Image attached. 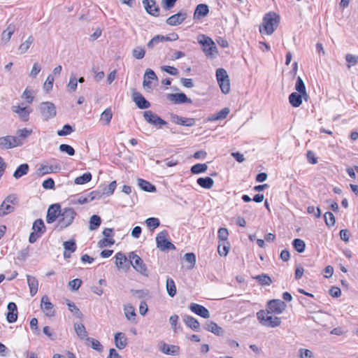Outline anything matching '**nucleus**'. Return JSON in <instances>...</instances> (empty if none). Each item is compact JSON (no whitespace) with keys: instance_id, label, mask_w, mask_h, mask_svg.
Masks as SVG:
<instances>
[{"instance_id":"nucleus-1","label":"nucleus","mask_w":358,"mask_h":358,"mask_svg":"<svg viewBox=\"0 0 358 358\" xmlns=\"http://www.w3.org/2000/svg\"><path fill=\"white\" fill-rule=\"evenodd\" d=\"M280 22V16L275 13H269L266 14L263 19V29L259 27L260 32L263 31L268 35L273 33Z\"/></svg>"},{"instance_id":"nucleus-2","label":"nucleus","mask_w":358,"mask_h":358,"mask_svg":"<svg viewBox=\"0 0 358 358\" xmlns=\"http://www.w3.org/2000/svg\"><path fill=\"white\" fill-rule=\"evenodd\" d=\"M269 310H259L257 313V317L261 324L266 327H276L280 326L281 320L278 317L271 315Z\"/></svg>"},{"instance_id":"nucleus-3","label":"nucleus","mask_w":358,"mask_h":358,"mask_svg":"<svg viewBox=\"0 0 358 358\" xmlns=\"http://www.w3.org/2000/svg\"><path fill=\"white\" fill-rule=\"evenodd\" d=\"M76 215V213L72 208H64L62 210L60 217L58 220L57 227L61 229L70 226Z\"/></svg>"},{"instance_id":"nucleus-4","label":"nucleus","mask_w":358,"mask_h":358,"mask_svg":"<svg viewBox=\"0 0 358 358\" xmlns=\"http://www.w3.org/2000/svg\"><path fill=\"white\" fill-rule=\"evenodd\" d=\"M199 43L202 45L203 50L207 57H213L218 52L214 41L206 35H201L198 38Z\"/></svg>"},{"instance_id":"nucleus-5","label":"nucleus","mask_w":358,"mask_h":358,"mask_svg":"<svg viewBox=\"0 0 358 358\" xmlns=\"http://www.w3.org/2000/svg\"><path fill=\"white\" fill-rule=\"evenodd\" d=\"M169 232L166 230H163L159 232L156 236L157 248L162 251L173 250L176 246L169 241Z\"/></svg>"},{"instance_id":"nucleus-6","label":"nucleus","mask_w":358,"mask_h":358,"mask_svg":"<svg viewBox=\"0 0 358 358\" xmlns=\"http://www.w3.org/2000/svg\"><path fill=\"white\" fill-rule=\"evenodd\" d=\"M216 78L221 91L227 94L230 92V80L227 72L222 68L216 70Z\"/></svg>"},{"instance_id":"nucleus-7","label":"nucleus","mask_w":358,"mask_h":358,"mask_svg":"<svg viewBox=\"0 0 358 358\" xmlns=\"http://www.w3.org/2000/svg\"><path fill=\"white\" fill-rule=\"evenodd\" d=\"M129 258L130 264L137 272H139L145 276H148L149 273L147 269V266L138 255L135 254L134 252H131L129 255Z\"/></svg>"},{"instance_id":"nucleus-8","label":"nucleus","mask_w":358,"mask_h":358,"mask_svg":"<svg viewBox=\"0 0 358 358\" xmlns=\"http://www.w3.org/2000/svg\"><path fill=\"white\" fill-rule=\"evenodd\" d=\"M17 196L10 194L3 200L0 206V217H3L14 211L13 205L17 202Z\"/></svg>"},{"instance_id":"nucleus-9","label":"nucleus","mask_w":358,"mask_h":358,"mask_svg":"<svg viewBox=\"0 0 358 358\" xmlns=\"http://www.w3.org/2000/svg\"><path fill=\"white\" fill-rule=\"evenodd\" d=\"M143 117L147 122L153 126L162 127L167 124L166 121L151 110L145 111L143 113Z\"/></svg>"},{"instance_id":"nucleus-10","label":"nucleus","mask_w":358,"mask_h":358,"mask_svg":"<svg viewBox=\"0 0 358 358\" xmlns=\"http://www.w3.org/2000/svg\"><path fill=\"white\" fill-rule=\"evenodd\" d=\"M40 110L45 120H48L56 115V109L53 103L50 102H43L40 105Z\"/></svg>"},{"instance_id":"nucleus-11","label":"nucleus","mask_w":358,"mask_h":358,"mask_svg":"<svg viewBox=\"0 0 358 358\" xmlns=\"http://www.w3.org/2000/svg\"><path fill=\"white\" fill-rule=\"evenodd\" d=\"M61 206L59 203L52 204L49 206L46 215V222L48 224L53 223L57 219H59L62 212Z\"/></svg>"},{"instance_id":"nucleus-12","label":"nucleus","mask_w":358,"mask_h":358,"mask_svg":"<svg viewBox=\"0 0 358 358\" xmlns=\"http://www.w3.org/2000/svg\"><path fill=\"white\" fill-rule=\"evenodd\" d=\"M286 303L280 299H272L268 302L267 310L271 313L280 314L286 308Z\"/></svg>"},{"instance_id":"nucleus-13","label":"nucleus","mask_w":358,"mask_h":358,"mask_svg":"<svg viewBox=\"0 0 358 358\" xmlns=\"http://www.w3.org/2000/svg\"><path fill=\"white\" fill-rule=\"evenodd\" d=\"M20 143L15 136H5L0 137V148L2 150H9L15 147H18Z\"/></svg>"},{"instance_id":"nucleus-14","label":"nucleus","mask_w":358,"mask_h":358,"mask_svg":"<svg viewBox=\"0 0 358 358\" xmlns=\"http://www.w3.org/2000/svg\"><path fill=\"white\" fill-rule=\"evenodd\" d=\"M187 18V13L181 10L174 14L166 20V23L170 26H176L182 24Z\"/></svg>"},{"instance_id":"nucleus-15","label":"nucleus","mask_w":358,"mask_h":358,"mask_svg":"<svg viewBox=\"0 0 358 358\" xmlns=\"http://www.w3.org/2000/svg\"><path fill=\"white\" fill-rule=\"evenodd\" d=\"M53 304L50 301L47 295H44L41 298V308L42 311L48 316L52 317L55 315Z\"/></svg>"},{"instance_id":"nucleus-16","label":"nucleus","mask_w":358,"mask_h":358,"mask_svg":"<svg viewBox=\"0 0 358 358\" xmlns=\"http://www.w3.org/2000/svg\"><path fill=\"white\" fill-rule=\"evenodd\" d=\"M142 3L146 12L154 17L159 15V8L155 0H143Z\"/></svg>"},{"instance_id":"nucleus-17","label":"nucleus","mask_w":358,"mask_h":358,"mask_svg":"<svg viewBox=\"0 0 358 358\" xmlns=\"http://www.w3.org/2000/svg\"><path fill=\"white\" fill-rule=\"evenodd\" d=\"M167 98L169 101L173 102L176 104L185 103H192V99L189 98H187L186 94L182 92L176 93V94H169L167 95Z\"/></svg>"},{"instance_id":"nucleus-18","label":"nucleus","mask_w":358,"mask_h":358,"mask_svg":"<svg viewBox=\"0 0 358 358\" xmlns=\"http://www.w3.org/2000/svg\"><path fill=\"white\" fill-rule=\"evenodd\" d=\"M189 309L195 314L203 318L207 319L210 317V313L208 310L201 305L192 303L189 305Z\"/></svg>"},{"instance_id":"nucleus-19","label":"nucleus","mask_w":358,"mask_h":358,"mask_svg":"<svg viewBox=\"0 0 358 358\" xmlns=\"http://www.w3.org/2000/svg\"><path fill=\"white\" fill-rule=\"evenodd\" d=\"M133 101L140 109H146L150 106V103L139 92L133 93Z\"/></svg>"},{"instance_id":"nucleus-20","label":"nucleus","mask_w":358,"mask_h":358,"mask_svg":"<svg viewBox=\"0 0 358 358\" xmlns=\"http://www.w3.org/2000/svg\"><path fill=\"white\" fill-rule=\"evenodd\" d=\"M8 313L6 315L7 321L9 323L15 322L17 319V308L14 302L8 303L7 306Z\"/></svg>"},{"instance_id":"nucleus-21","label":"nucleus","mask_w":358,"mask_h":358,"mask_svg":"<svg viewBox=\"0 0 358 358\" xmlns=\"http://www.w3.org/2000/svg\"><path fill=\"white\" fill-rule=\"evenodd\" d=\"M209 13V8L205 3H200L196 6L194 13V19L200 20L206 17Z\"/></svg>"},{"instance_id":"nucleus-22","label":"nucleus","mask_w":358,"mask_h":358,"mask_svg":"<svg viewBox=\"0 0 358 358\" xmlns=\"http://www.w3.org/2000/svg\"><path fill=\"white\" fill-rule=\"evenodd\" d=\"M160 350L169 355H178L180 352V348L174 345H169L165 343H162L159 347Z\"/></svg>"},{"instance_id":"nucleus-23","label":"nucleus","mask_w":358,"mask_h":358,"mask_svg":"<svg viewBox=\"0 0 358 358\" xmlns=\"http://www.w3.org/2000/svg\"><path fill=\"white\" fill-rule=\"evenodd\" d=\"M12 111L17 113L23 121H27L31 110L27 107L13 106L12 107Z\"/></svg>"},{"instance_id":"nucleus-24","label":"nucleus","mask_w":358,"mask_h":358,"mask_svg":"<svg viewBox=\"0 0 358 358\" xmlns=\"http://www.w3.org/2000/svg\"><path fill=\"white\" fill-rule=\"evenodd\" d=\"M61 169L59 166H47V165H41L40 167L36 171V174L38 176H43L46 174H49L51 173H56Z\"/></svg>"},{"instance_id":"nucleus-25","label":"nucleus","mask_w":358,"mask_h":358,"mask_svg":"<svg viewBox=\"0 0 358 358\" xmlns=\"http://www.w3.org/2000/svg\"><path fill=\"white\" fill-rule=\"evenodd\" d=\"M27 284L30 291V295L34 296L38 292V280L30 275H27Z\"/></svg>"},{"instance_id":"nucleus-26","label":"nucleus","mask_w":358,"mask_h":358,"mask_svg":"<svg viewBox=\"0 0 358 358\" xmlns=\"http://www.w3.org/2000/svg\"><path fill=\"white\" fill-rule=\"evenodd\" d=\"M115 345L120 350L124 349L127 345V339L124 333L117 332L115 334Z\"/></svg>"},{"instance_id":"nucleus-27","label":"nucleus","mask_w":358,"mask_h":358,"mask_svg":"<svg viewBox=\"0 0 358 358\" xmlns=\"http://www.w3.org/2000/svg\"><path fill=\"white\" fill-rule=\"evenodd\" d=\"M204 329L217 336L222 335L224 332L220 327H219L215 322L212 321L206 322V324H204Z\"/></svg>"},{"instance_id":"nucleus-28","label":"nucleus","mask_w":358,"mask_h":358,"mask_svg":"<svg viewBox=\"0 0 358 358\" xmlns=\"http://www.w3.org/2000/svg\"><path fill=\"white\" fill-rule=\"evenodd\" d=\"M295 90L297 91V92L302 94V95H303V99L305 101L308 100L309 96L306 92L304 82L300 76H298L296 78Z\"/></svg>"},{"instance_id":"nucleus-29","label":"nucleus","mask_w":358,"mask_h":358,"mask_svg":"<svg viewBox=\"0 0 358 358\" xmlns=\"http://www.w3.org/2000/svg\"><path fill=\"white\" fill-rule=\"evenodd\" d=\"M183 321L188 327L196 331H199V322L196 318L192 316L185 315Z\"/></svg>"},{"instance_id":"nucleus-30","label":"nucleus","mask_w":358,"mask_h":358,"mask_svg":"<svg viewBox=\"0 0 358 358\" xmlns=\"http://www.w3.org/2000/svg\"><path fill=\"white\" fill-rule=\"evenodd\" d=\"M31 134L32 129H29L27 128L17 129L16 131L17 136H15V138L17 139L20 143L19 144V146H21L24 143V140Z\"/></svg>"},{"instance_id":"nucleus-31","label":"nucleus","mask_w":358,"mask_h":358,"mask_svg":"<svg viewBox=\"0 0 358 358\" xmlns=\"http://www.w3.org/2000/svg\"><path fill=\"white\" fill-rule=\"evenodd\" d=\"M303 95L299 92H292L289 96V101L293 107H299L302 103Z\"/></svg>"},{"instance_id":"nucleus-32","label":"nucleus","mask_w":358,"mask_h":358,"mask_svg":"<svg viewBox=\"0 0 358 358\" xmlns=\"http://www.w3.org/2000/svg\"><path fill=\"white\" fill-rule=\"evenodd\" d=\"M138 185L141 187V189L148 192H154L156 191V187L155 185L151 184L150 182L145 180L141 178L138 179Z\"/></svg>"},{"instance_id":"nucleus-33","label":"nucleus","mask_w":358,"mask_h":358,"mask_svg":"<svg viewBox=\"0 0 358 358\" xmlns=\"http://www.w3.org/2000/svg\"><path fill=\"white\" fill-rule=\"evenodd\" d=\"M197 184L204 189H210L214 185V180L210 177L199 178Z\"/></svg>"},{"instance_id":"nucleus-34","label":"nucleus","mask_w":358,"mask_h":358,"mask_svg":"<svg viewBox=\"0 0 358 358\" xmlns=\"http://www.w3.org/2000/svg\"><path fill=\"white\" fill-rule=\"evenodd\" d=\"M29 169V166L27 164H22L13 173V177L15 179H19L22 176L26 175L28 173Z\"/></svg>"},{"instance_id":"nucleus-35","label":"nucleus","mask_w":358,"mask_h":358,"mask_svg":"<svg viewBox=\"0 0 358 358\" xmlns=\"http://www.w3.org/2000/svg\"><path fill=\"white\" fill-rule=\"evenodd\" d=\"M32 230L42 236L45 231V226L42 219H37L34 222Z\"/></svg>"},{"instance_id":"nucleus-36","label":"nucleus","mask_w":358,"mask_h":358,"mask_svg":"<svg viewBox=\"0 0 358 358\" xmlns=\"http://www.w3.org/2000/svg\"><path fill=\"white\" fill-rule=\"evenodd\" d=\"M166 287L169 296L173 297L176 294V287L174 280L171 278H167Z\"/></svg>"},{"instance_id":"nucleus-37","label":"nucleus","mask_w":358,"mask_h":358,"mask_svg":"<svg viewBox=\"0 0 358 358\" xmlns=\"http://www.w3.org/2000/svg\"><path fill=\"white\" fill-rule=\"evenodd\" d=\"M34 41V37L32 36H29L23 43L20 45L18 48L20 53L24 54L33 44Z\"/></svg>"},{"instance_id":"nucleus-38","label":"nucleus","mask_w":358,"mask_h":358,"mask_svg":"<svg viewBox=\"0 0 358 358\" xmlns=\"http://www.w3.org/2000/svg\"><path fill=\"white\" fill-rule=\"evenodd\" d=\"M113 117V113L110 108H106L101 114L100 120L103 122L104 125H108Z\"/></svg>"},{"instance_id":"nucleus-39","label":"nucleus","mask_w":358,"mask_h":358,"mask_svg":"<svg viewBox=\"0 0 358 358\" xmlns=\"http://www.w3.org/2000/svg\"><path fill=\"white\" fill-rule=\"evenodd\" d=\"M229 113V109L228 108H224L220 111L214 114L212 117L208 118L209 121H215L218 120L224 119Z\"/></svg>"},{"instance_id":"nucleus-40","label":"nucleus","mask_w":358,"mask_h":358,"mask_svg":"<svg viewBox=\"0 0 358 358\" xmlns=\"http://www.w3.org/2000/svg\"><path fill=\"white\" fill-rule=\"evenodd\" d=\"M74 329L78 336L80 337L81 339H83L87 337V333L85 326L83 324L75 323Z\"/></svg>"},{"instance_id":"nucleus-41","label":"nucleus","mask_w":358,"mask_h":358,"mask_svg":"<svg viewBox=\"0 0 358 358\" xmlns=\"http://www.w3.org/2000/svg\"><path fill=\"white\" fill-rule=\"evenodd\" d=\"M66 305L69 310L78 318L81 319L83 316L80 309L76 306V304L69 300H66Z\"/></svg>"},{"instance_id":"nucleus-42","label":"nucleus","mask_w":358,"mask_h":358,"mask_svg":"<svg viewBox=\"0 0 358 358\" xmlns=\"http://www.w3.org/2000/svg\"><path fill=\"white\" fill-rule=\"evenodd\" d=\"M101 220L99 215H94L90 217L89 229L91 231L96 229L101 224Z\"/></svg>"},{"instance_id":"nucleus-43","label":"nucleus","mask_w":358,"mask_h":358,"mask_svg":"<svg viewBox=\"0 0 358 358\" xmlns=\"http://www.w3.org/2000/svg\"><path fill=\"white\" fill-rule=\"evenodd\" d=\"M92 180V174L90 172L85 173L80 176L75 178L74 182L77 185H83Z\"/></svg>"},{"instance_id":"nucleus-44","label":"nucleus","mask_w":358,"mask_h":358,"mask_svg":"<svg viewBox=\"0 0 358 358\" xmlns=\"http://www.w3.org/2000/svg\"><path fill=\"white\" fill-rule=\"evenodd\" d=\"M124 314L128 320L134 321L136 313L134 308L131 305L125 306L124 308Z\"/></svg>"},{"instance_id":"nucleus-45","label":"nucleus","mask_w":358,"mask_h":358,"mask_svg":"<svg viewBox=\"0 0 358 358\" xmlns=\"http://www.w3.org/2000/svg\"><path fill=\"white\" fill-rule=\"evenodd\" d=\"M294 248L299 253L303 252L306 248L305 242L300 238H295L292 242Z\"/></svg>"},{"instance_id":"nucleus-46","label":"nucleus","mask_w":358,"mask_h":358,"mask_svg":"<svg viewBox=\"0 0 358 358\" xmlns=\"http://www.w3.org/2000/svg\"><path fill=\"white\" fill-rule=\"evenodd\" d=\"M261 285H270L272 283L271 278L266 274H261L255 277Z\"/></svg>"},{"instance_id":"nucleus-47","label":"nucleus","mask_w":358,"mask_h":358,"mask_svg":"<svg viewBox=\"0 0 358 358\" xmlns=\"http://www.w3.org/2000/svg\"><path fill=\"white\" fill-rule=\"evenodd\" d=\"M229 250V245L228 242L219 243L217 248L218 253L222 257H226Z\"/></svg>"},{"instance_id":"nucleus-48","label":"nucleus","mask_w":358,"mask_h":358,"mask_svg":"<svg viewBox=\"0 0 358 358\" xmlns=\"http://www.w3.org/2000/svg\"><path fill=\"white\" fill-rule=\"evenodd\" d=\"M208 169L206 164H196L191 167V172L193 174H199L205 172Z\"/></svg>"},{"instance_id":"nucleus-49","label":"nucleus","mask_w":358,"mask_h":358,"mask_svg":"<svg viewBox=\"0 0 358 358\" xmlns=\"http://www.w3.org/2000/svg\"><path fill=\"white\" fill-rule=\"evenodd\" d=\"M145 223L150 229V231H153L155 229L157 228L160 222L158 218L156 217H149L145 220Z\"/></svg>"},{"instance_id":"nucleus-50","label":"nucleus","mask_w":358,"mask_h":358,"mask_svg":"<svg viewBox=\"0 0 358 358\" xmlns=\"http://www.w3.org/2000/svg\"><path fill=\"white\" fill-rule=\"evenodd\" d=\"M115 265L118 268H123V264L127 261V257L122 252H117L115 255Z\"/></svg>"},{"instance_id":"nucleus-51","label":"nucleus","mask_w":358,"mask_h":358,"mask_svg":"<svg viewBox=\"0 0 358 358\" xmlns=\"http://www.w3.org/2000/svg\"><path fill=\"white\" fill-rule=\"evenodd\" d=\"M74 131V129L69 124L64 125L63 128L58 130L57 134L59 136H64L71 134Z\"/></svg>"},{"instance_id":"nucleus-52","label":"nucleus","mask_w":358,"mask_h":358,"mask_svg":"<svg viewBox=\"0 0 358 358\" xmlns=\"http://www.w3.org/2000/svg\"><path fill=\"white\" fill-rule=\"evenodd\" d=\"M229 232L227 229L221 227L219 229L217 232V238L219 239V243L221 242H227Z\"/></svg>"},{"instance_id":"nucleus-53","label":"nucleus","mask_w":358,"mask_h":358,"mask_svg":"<svg viewBox=\"0 0 358 358\" xmlns=\"http://www.w3.org/2000/svg\"><path fill=\"white\" fill-rule=\"evenodd\" d=\"M324 218L326 224L330 227L335 224V217L331 212H326L324 215Z\"/></svg>"},{"instance_id":"nucleus-54","label":"nucleus","mask_w":358,"mask_h":358,"mask_svg":"<svg viewBox=\"0 0 358 358\" xmlns=\"http://www.w3.org/2000/svg\"><path fill=\"white\" fill-rule=\"evenodd\" d=\"M86 340L87 342L91 343V347L94 350L98 352H101L103 350V346L99 341L92 338H86Z\"/></svg>"},{"instance_id":"nucleus-55","label":"nucleus","mask_w":358,"mask_h":358,"mask_svg":"<svg viewBox=\"0 0 358 358\" xmlns=\"http://www.w3.org/2000/svg\"><path fill=\"white\" fill-rule=\"evenodd\" d=\"M145 51L142 47H136L132 50V56L137 59H143L145 56Z\"/></svg>"},{"instance_id":"nucleus-56","label":"nucleus","mask_w":358,"mask_h":358,"mask_svg":"<svg viewBox=\"0 0 358 358\" xmlns=\"http://www.w3.org/2000/svg\"><path fill=\"white\" fill-rule=\"evenodd\" d=\"M59 149L62 152H66L69 156H73L75 154V150L73 147L67 144H61Z\"/></svg>"},{"instance_id":"nucleus-57","label":"nucleus","mask_w":358,"mask_h":358,"mask_svg":"<svg viewBox=\"0 0 358 358\" xmlns=\"http://www.w3.org/2000/svg\"><path fill=\"white\" fill-rule=\"evenodd\" d=\"M64 250L69 251V252L72 253L76 250V244L74 241H65L63 243Z\"/></svg>"},{"instance_id":"nucleus-58","label":"nucleus","mask_w":358,"mask_h":358,"mask_svg":"<svg viewBox=\"0 0 358 358\" xmlns=\"http://www.w3.org/2000/svg\"><path fill=\"white\" fill-rule=\"evenodd\" d=\"M54 80H55V79H54L53 76L52 74H50L48 76V78L43 85V88L45 91L49 92L50 90H51L52 89Z\"/></svg>"},{"instance_id":"nucleus-59","label":"nucleus","mask_w":358,"mask_h":358,"mask_svg":"<svg viewBox=\"0 0 358 358\" xmlns=\"http://www.w3.org/2000/svg\"><path fill=\"white\" fill-rule=\"evenodd\" d=\"M82 284V280L79 278L74 279L69 281V287L72 291L78 290Z\"/></svg>"},{"instance_id":"nucleus-60","label":"nucleus","mask_w":358,"mask_h":358,"mask_svg":"<svg viewBox=\"0 0 358 358\" xmlns=\"http://www.w3.org/2000/svg\"><path fill=\"white\" fill-rule=\"evenodd\" d=\"M78 86V80L76 76H71L67 85L69 90L71 92H74L76 90Z\"/></svg>"},{"instance_id":"nucleus-61","label":"nucleus","mask_w":358,"mask_h":358,"mask_svg":"<svg viewBox=\"0 0 358 358\" xmlns=\"http://www.w3.org/2000/svg\"><path fill=\"white\" fill-rule=\"evenodd\" d=\"M162 38H163L162 35H157L154 36L147 44L148 48H152L155 45L162 42Z\"/></svg>"},{"instance_id":"nucleus-62","label":"nucleus","mask_w":358,"mask_h":358,"mask_svg":"<svg viewBox=\"0 0 358 358\" xmlns=\"http://www.w3.org/2000/svg\"><path fill=\"white\" fill-rule=\"evenodd\" d=\"M345 59L349 63L348 68H350L351 66H354L358 62V56L347 54Z\"/></svg>"},{"instance_id":"nucleus-63","label":"nucleus","mask_w":358,"mask_h":358,"mask_svg":"<svg viewBox=\"0 0 358 358\" xmlns=\"http://www.w3.org/2000/svg\"><path fill=\"white\" fill-rule=\"evenodd\" d=\"M42 187L45 189H55V181L52 178H49L45 180L42 183Z\"/></svg>"},{"instance_id":"nucleus-64","label":"nucleus","mask_w":358,"mask_h":358,"mask_svg":"<svg viewBox=\"0 0 358 358\" xmlns=\"http://www.w3.org/2000/svg\"><path fill=\"white\" fill-rule=\"evenodd\" d=\"M299 352L300 358H313V353L310 350L301 348Z\"/></svg>"}]
</instances>
